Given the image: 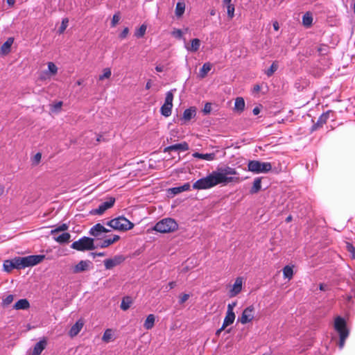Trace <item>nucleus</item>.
I'll return each instance as SVG.
<instances>
[{"label": "nucleus", "mask_w": 355, "mask_h": 355, "mask_svg": "<svg viewBox=\"0 0 355 355\" xmlns=\"http://www.w3.org/2000/svg\"><path fill=\"white\" fill-rule=\"evenodd\" d=\"M235 168L229 166L218 167L207 176L200 178L193 184V189L202 190L212 188L218 184H227L239 180Z\"/></svg>", "instance_id": "nucleus-1"}, {"label": "nucleus", "mask_w": 355, "mask_h": 355, "mask_svg": "<svg viewBox=\"0 0 355 355\" xmlns=\"http://www.w3.org/2000/svg\"><path fill=\"white\" fill-rule=\"evenodd\" d=\"M44 255H29L26 257H16L12 259L14 267L16 269H24L35 266L43 261Z\"/></svg>", "instance_id": "nucleus-2"}, {"label": "nucleus", "mask_w": 355, "mask_h": 355, "mask_svg": "<svg viewBox=\"0 0 355 355\" xmlns=\"http://www.w3.org/2000/svg\"><path fill=\"white\" fill-rule=\"evenodd\" d=\"M178 227V223L174 219L166 218L157 222L153 230L160 233H168L175 231Z\"/></svg>", "instance_id": "nucleus-3"}, {"label": "nucleus", "mask_w": 355, "mask_h": 355, "mask_svg": "<svg viewBox=\"0 0 355 355\" xmlns=\"http://www.w3.org/2000/svg\"><path fill=\"white\" fill-rule=\"evenodd\" d=\"M71 248L78 251L84 252L93 250L96 249L97 246L94 245V239L87 236H83L78 241H74L71 245Z\"/></svg>", "instance_id": "nucleus-4"}, {"label": "nucleus", "mask_w": 355, "mask_h": 355, "mask_svg": "<svg viewBox=\"0 0 355 355\" xmlns=\"http://www.w3.org/2000/svg\"><path fill=\"white\" fill-rule=\"evenodd\" d=\"M110 227L121 231H126L133 228L134 224L123 216L114 218L106 223Z\"/></svg>", "instance_id": "nucleus-5"}, {"label": "nucleus", "mask_w": 355, "mask_h": 355, "mask_svg": "<svg viewBox=\"0 0 355 355\" xmlns=\"http://www.w3.org/2000/svg\"><path fill=\"white\" fill-rule=\"evenodd\" d=\"M248 167V170L254 173H265L272 169L270 162H262L258 160L249 161Z\"/></svg>", "instance_id": "nucleus-6"}, {"label": "nucleus", "mask_w": 355, "mask_h": 355, "mask_svg": "<svg viewBox=\"0 0 355 355\" xmlns=\"http://www.w3.org/2000/svg\"><path fill=\"white\" fill-rule=\"evenodd\" d=\"M173 91H175V89L170 90L166 92L164 103L160 108L161 114L166 117H168L171 114L173 101Z\"/></svg>", "instance_id": "nucleus-7"}, {"label": "nucleus", "mask_w": 355, "mask_h": 355, "mask_svg": "<svg viewBox=\"0 0 355 355\" xmlns=\"http://www.w3.org/2000/svg\"><path fill=\"white\" fill-rule=\"evenodd\" d=\"M93 267L92 262L89 260H81L71 268L73 274H78L91 270Z\"/></svg>", "instance_id": "nucleus-8"}, {"label": "nucleus", "mask_w": 355, "mask_h": 355, "mask_svg": "<svg viewBox=\"0 0 355 355\" xmlns=\"http://www.w3.org/2000/svg\"><path fill=\"white\" fill-rule=\"evenodd\" d=\"M115 202V198L113 197H110L107 200L101 203L98 208L92 209L90 213L91 214L94 215H101L103 214L107 209L111 208Z\"/></svg>", "instance_id": "nucleus-9"}, {"label": "nucleus", "mask_w": 355, "mask_h": 355, "mask_svg": "<svg viewBox=\"0 0 355 355\" xmlns=\"http://www.w3.org/2000/svg\"><path fill=\"white\" fill-rule=\"evenodd\" d=\"M253 311L254 307L252 306H248L243 310L242 315L239 318L238 321L243 324L251 322L254 318Z\"/></svg>", "instance_id": "nucleus-10"}, {"label": "nucleus", "mask_w": 355, "mask_h": 355, "mask_svg": "<svg viewBox=\"0 0 355 355\" xmlns=\"http://www.w3.org/2000/svg\"><path fill=\"white\" fill-rule=\"evenodd\" d=\"M109 232H110V230L105 228L101 223H97L89 230V233L91 236H93L97 238L98 239H101L103 238L102 234L107 233Z\"/></svg>", "instance_id": "nucleus-11"}, {"label": "nucleus", "mask_w": 355, "mask_h": 355, "mask_svg": "<svg viewBox=\"0 0 355 355\" xmlns=\"http://www.w3.org/2000/svg\"><path fill=\"white\" fill-rule=\"evenodd\" d=\"M125 260V257L122 255H116L112 259H107L104 260V265L107 270H110L112 268L119 265Z\"/></svg>", "instance_id": "nucleus-12"}, {"label": "nucleus", "mask_w": 355, "mask_h": 355, "mask_svg": "<svg viewBox=\"0 0 355 355\" xmlns=\"http://www.w3.org/2000/svg\"><path fill=\"white\" fill-rule=\"evenodd\" d=\"M334 328L339 335L343 334V333L349 334V331L346 327L345 320L340 316L335 319Z\"/></svg>", "instance_id": "nucleus-13"}, {"label": "nucleus", "mask_w": 355, "mask_h": 355, "mask_svg": "<svg viewBox=\"0 0 355 355\" xmlns=\"http://www.w3.org/2000/svg\"><path fill=\"white\" fill-rule=\"evenodd\" d=\"M243 278L239 277L236 279L234 284L232 285L229 291V296L233 297L236 296L242 290Z\"/></svg>", "instance_id": "nucleus-14"}, {"label": "nucleus", "mask_w": 355, "mask_h": 355, "mask_svg": "<svg viewBox=\"0 0 355 355\" xmlns=\"http://www.w3.org/2000/svg\"><path fill=\"white\" fill-rule=\"evenodd\" d=\"M332 112L331 110L327 111L326 112L323 113L318 118L317 122L312 126L311 131H315L318 128L322 127L324 124H325L329 118V114Z\"/></svg>", "instance_id": "nucleus-15"}, {"label": "nucleus", "mask_w": 355, "mask_h": 355, "mask_svg": "<svg viewBox=\"0 0 355 355\" xmlns=\"http://www.w3.org/2000/svg\"><path fill=\"white\" fill-rule=\"evenodd\" d=\"M187 150H189V144L184 141L180 144H177L166 147L164 150V152L186 151Z\"/></svg>", "instance_id": "nucleus-16"}, {"label": "nucleus", "mask_w": 355, "mask_h": 355, "mask_svg": "<svg viewBox=\"0 0 355 355\" xmlns=\"http://www.w3.org/2000/svg\"><path fill=\"white\" fill-rule=\"evenodd\" d=\"M46 345L47 341L45 338L40 340L35 345L31 355H40L42 351L46 348Z\"/></svg>", "instance_id": "nucleus-17"}, {"label": "nucleus", "mask_w": 355, "mask_h": 355, "mask_svg": "<svg viewBox=\"0 0 355 355\" xmlns=\"http://www.w3.org/2000/svg\"><path fill=\"white\" fill-rule=\"evenodd\" d=\"M196 115V108L195 107H190L184 111L183 116L181 118V121L187 122L190 121Z\"/></svg>", "instance_id": "nucleus-18"}, {"label": "nucleus", "mask_w": 355, "mask_h": 355, "mask_svg": "<svg viewBox=\"0 0 355 355\" xmlns=\"http://www.w3.org/2000/svg\"><path fill=\"white\" fill-rule=\"evenodd\" d=\"M84 322L82 320H78L71 327L69 330V335L71 337L76 336L81 331L83 327Z\"/></svg>", "instance_id": "nucleus-19"}, {"label": "nucleus", "mask_w": 355, "mask_h": 355, "mask_svg": "<svg viewBox=\"0 0 355 355\" xmlns=\"http://www.w3.org/2000/svg\"><path fill=\"white\" fill-rule=\"evenodd\" d=\"M119 239V236L114 235L112 238L104 239L99 244H98L97 246L100 247L101 248H105L110 246V245L113 244L114 243L118 241Z\"/></svg>", "instance_id": "nucleus-20"}, {"label": "nucleus", "mask_w": 355, "mask_h": 355, "mask_svg": "<svg viewBox=\"0 0 355 355\" xmlns=\"http://www.w3.org/2000/svg\"><path fill=\"white\" fill-rule=\"evenodd\" d=\"M193 157L196 158H198L200 159H205L207 161H212L216 159V154L212 153H194L193 154Z\"/></svg>", "instance_id": "nucleus-21"}, {"label": "nucleus", "mask_w": 355, "mask_h": 355, "mask_svg": "<svg viewBox=\"0 0 355 355\" xmlns=\"http://www.w3.org/2000/svg\"><path fill=\"white\" fill-rule=\"evenodd\" d=\"M30 306L29 302L26 299H21L18 300L15 304L13 308L16 310H26Z\"/></svg>", "instance_id": "nucleus-22"}, {"label": "nucleus", "mask_w": 355, "mask_h": 355, "mask_svg": "<svg viewBox=\"0 0 355 355\" xmlns=\"http://www.w3.org/2000/svg\"><path fill=\"white\" fill-rule=\"evenodd\" d=\"M155 316L154 314H149L145 322H144V327L146 329V330H150L151 329L154 325H155Z\"/></svg>", "instance_id": "nucleus-23"}, {"label": "nucleus", "mask_w": 355, "mask_h": 355, "mask_svg": "<svg viewBox=\"0 0 355 355\" xmlns=\"http://www.w3.org/2000/svg\"><path fill=\"white\" fill-rule=\"evenodd\" d=\"M200 46V40L195 38L191 41L190 45H186V49L191 52H196Z\"/></svg>", "instance_id": "nucleus-24"}, {"label": "nucleus", "mask_w": 355, "mask_h": 355, "mask_svg": "<svg viewBox=\"0 0 355 355\" xmlns=\"http://www.w3.org/2000/svg\"><path fill=\"white\" fill-rule=\"evenodd\" d=\"M261 189V178H256L253 182V185L250 190L251 194L257 193Z\"/></svg>", "instance_id": "nucleus-25"}, {"label": "nucleus", "mask_w": 355, "mask_h": 355, "mask_svg": "<svg viewBox=\"0 0 355 355\" xmlns=\"http://www.w3.org/2000/svg\"><path fill=\"white\" fill-rule=\"evenodd\" d=\"M191 185L189 182L185 183L182 186L173 187L170 189L171 193L176 195L178 194L182 191H189L190 190Z\"/></svg>", "instance_id": "nucleus-26"}, {"label": "nucleus", "mask_w": 355, "mask_h": 355, "mask_svg": "<svg viewBox=\"0 0 355 355\" xmlns=\"http://www.w3.org/2000/svg\"><path fill=\"white\" fill-rule=\"evenodd\" d=\"M235 320V314L234 313L227 312L225 319L223 320V328L227 327V326L232 324Z\"/></svg>", "instance_id": "nucleus-27"}, {"label": "nucleus", "mask_w": 355, "mask_h": 355, "mask_svg": "<svg viewBox=\"0 0 355 355\" xmlns=\"http://www.w3.org/2000/svg\"><path fill=\"white\" fill-rule=\"evenodd\" d=\"M211 64L209 62L205 63L199 71V77L204 78L211 69Z\"/></svg>", "instance_id": "nucleus-28"}, {"label": "nucleus", "mask_w": 355, "mask_h": 355, "mask_svg": "<svg viewBox=\"0 0 355 355\" xmlns=\"http://www.w3.org/2000/svg\"><path fill=\"white\" fill-rule=\"evenodd\" d=\"M71 235L68 232H64L57 237H54L55 241L59 243H67L69 241Z\"/></svg>", "instance_id": "nucleus-29"}, {"label": "nucleus", "mask_w": 355, "mask_h": 355, "mask_svg": "<svg viewBox=\"0 0 355 355\" xmlns=\"http://www.w3.org/2000/svg\"><path fill=\"white\" fill-rule=\"evenodd\" d=\"M313 22V17L311 12H306L302 17V24L306 27H310Z\"/></svg>", "instance_id": "nucleus-30"}, {"label": "nucleus", "mask_w": 355, "mask_h": 355, "mask_svg": "<svg viewBox=\"0 0 355 355\" xmlns=\"http://www.w3.org/2000/svg\"><path fill=\"white\" fill-rule=\"evenodd\" d=\"M245 108V101L242 97H237L234 103V109L239 112L243 111Z\"/></svg>", "instance_id": "nucleus-31"}, {"label": "nucleus", "mask_w": 355, "mask_h": 355, "mask_svg": "<svg viewBox=\"0 0 355 355\" xmlns=\"http://www.w3.org/2000/svg\"><path fill=\"white\" fill-rule=\"evenodd\" d=\"M132 304V300L130 297H125L123 298L121 303V309L123 311L128 310Z\"/></svg>", "instance_id": "nucleus-32"}, {"label": "nucleus", "mask_w": 355, "mask_h": 355, "mask_svg": "<svg viewBox=\"0 0 355 355\" xmlns=\"http://www.w3.org/2000/svg\"><path fill=\"white\" fill-rule=\"evenodd\" d=\"M147 26L145 24H142L138 29L135 32V36L137 38H141L144 36Z\"/></svg>", "instance_id": "nucleus-33"}, {"label": "nucleus", "mask_w": 355, "mask_h": 355, "mask_svg": "<svg viewBox=\"0 0 355 355\" xmlns=\"http://www.w3.org/2000/svg\"><path fill=\"white\" fill-rule=\"evenodd\" d=\"M283 275L285 278L291 279L293 275V268L289 266H286L283 268Z\"/></svg>", "instance_id": "nucleus-34"}, {"label": "nucleus", "mask_w": 355, "mask_h": 355, "mask_svg": "<svg viewBox=\"0 0 355 355\" xmlns=\"http://www.w3.org/2000/svg\"><path fill=\"white\" fill-rule=\"evenodd\" d=\"M113 338V333L112 330L110 329H107L105 331L102 340L105 343H109Z\"/></svg>", "instance_id": "nucleus-35"}, {"label": "nucleus", "mask_w": 355, "mask_h": 355, "mask_svg": "<svg viewBox=\"0 0 355 355\" xmlns=\"http://www.w3.org/2000/svg\"><path fill=\"white\" fill-rule=\"evenodd\" d=\"M185 10V5L184 3L178 2L175 8V15L177 17H181Z\"/></svg>", "instance_id": "nucleus-36"}, {"label": "nucleus", "mask_w": 355, "mask_h": 355, "mask_svg": "<svg viewBox=\"0 0 355 355\" xmlns=\"http://www.w3.org/2000/svg\"><path fill=\"white\" fill-rule=\"evenodd\" d=\"M13 43V39L10 37L1 46V50L4 53H8L10 51V46Z\"/></svg>", "instance_id": "nucleus-37"}, {"label": "nucleus", "mask_w": 355, "mask_h": 355, "mask_svg": "<svg viewBox=\"0 0 355 355\" xmlns=\"http://www.w3.org/2000/svg\"><path fill=\"white\" fill-rule=\"evenodd\" d=\"M3 268L7 272H10L11 271L12 269L15 268L14 267V263H13V261L12 259H10V260H6L4 262H3Z\"/></svg>", "instance_id": "nucleus-38"}, {"label": "nucleus", "mask_w": 355, "mask_h": 355, "mask_svg": "<svg viewBox=\"0 0 355 355\" xmlns=\"http://www.w3.org/2000/svg\"><path fill=\"white\" fill-rule=\"evenodd\" d=\"M68 228H69V226L67 224L63 223V224L58 226L54 230H52L51 232V234L52 235H54L55 234H56L58 232L66 231L68 230Z\"/></svg>", "instance_id": "nucleus-39"}, {"label": "nucleus", "mask_w": 355, "mask_h": 355, "mask_svg": "<svg viewBox=\"0 0 355 355\" xmlns=\"http://www.w3.org/2000/svg\"><path fill=\"white\" fill-rule=\"evenodd\" d=\"M112 72L110 68H105L103 69L102 75L99 76V80H103L105 78H109L111 76Z\"/></svg>", "instance_id": "nucleus-40"}, {"label": "nucleus", "mask_w": 355, "mask_h": 355, "mask_svg": "<svg viewBox=\"0 0 355 355\" xmlns=\"http://www.w3.org/2000/svg\"><path fill=\"white\" fill-rule=\"evenodd\" d=\"M13 300H14V295H8L3 300L2 305L3 306H7L12 302Z\"/></svg>", "instance_id": "nucleus-41"}, {"label": "nucleus", "mask_w": 355, "mask_h": 355, "mask_svg": "<svg viewBox=\"0 0 355 355\" xmlns=\"http://www.w3.org/2000/svg\"><path fill=\"white\" fill-rule=\"evenodd\" d=\"M277 68L278 65L275 62H273L270 67V68L266 71V75L268 76H272L274 73V72L277 71Z\"/></svg>", "instance_id": "nucleus-42"}, {"label": "nucleus", "mask_w": 355, "mask_h": 355, "mask_svg": "<svg viewBox=\"0 0 355 355\" xmlns=\"http://www.w3.org/2000/svg\"><path fill=\"white\" fill-rule=\"evenodd\" d=\"M348 335H349L348 334H343H343L339 335L340 340L338 343V347L340 349H343V347H344L345 340L348 337Z\"/></svg>", "instance_id": "nucleus-43"}, {"label": "nucleus", "mask_w": 355, "mask_h": 355, "mask_svg": "<svg viewBox=\"0 0 355 355\" xmlns=\"http://www.w3.org/2000/svg\"><path fill=\"white\" fill-rule=\"evenodd\" d=\"M69 20L67 18H64L62 21L60 27L59 28V33H62L68 26Z\"/></svg>", "instance_id": "nucleus-44"}, {"label": "nucleus", "mask_w": 355, "mask_h": 355, "mask_svg": "<svg viewBox=\"0 0 355 355\" xmlns=\"http://www.w3.org/2000/svg\"><path fill=\"white\" fill-rule=\"evenodd\" d=\"M48 69L50 73L52 74H55L58 71V67L53 62H51L48 63Z\"/></svg>", "instance_id": "nucleus-45"}, {"label": "nucleus", "mask_w": 355, "mask_h": 355, "mask_svg": "<svg viewBox=\"0 0 355 355\" xmlns=\"http://www.w3.org/2000/svg\"><path fill=\"white\" fill-rule=\"evenodd\" d=\"M226 6L228 17L232 18L234 17V6L233 4H230Z\"/></svg>", "instance_id": "nucleus-46"}, {"label": "nucleus", "mask_w": 355, "mask_h": 355, "mask_svg": "<svg viewBox=\"0 0 355 355\" xmlns=\"http://www.w3.org/2000/svg\"><path fill=\"white\" fill-rule=\"evenodd\" d=\"M211 110V104L210 103H206L204 108L202 110V112L205 114H208L210 113Z\"/></svg>", "instance_id": "nucleus-47"}, {"label": "nucleus", "mask_w": 355, "mask_h": 355, "mask_svg": "<svg viewBox=\"0 0 355 355\" xmlns=\"http://www.w3.org/2000/svg\"><path fill=\"white\" fill-rule=\"evenodd\" d=\"M327 50H328V46L327 45H325V44H321L318 49V51L320 53V54H326L327 52Z\"/></svg>", "instance_id": "nucleus-48"}, {"label": "nucleus", "mask_w": 355, "mask_h": 355, "mask_svg": "<svg viewBox=\"0 0 355 355\" xmlns=\"http://www.w3.org/2000/svg\"><path fill=\"white\" fill-rule=\"evenodd\" d=\"M172 35L176 38L180 39L182 37V32L180 29H174L172 32Z\"/></svg>", "instance_id": "nucleus-49"}, {"label": "nucleus", "mask_w": 355, "mask_h": 355, "mask_svg": "<svg viewBox=\"0 0 355 355\" xmlns=\"http://www.w3.org/2000/svg\"><path fill=\"white\" fill-rule=\"evenodd\" d=\"M347 249L352 254V258H355V248L352 244L347 243Z\"/></svg>", "instance_id": "nucleus-50"}, {"label": "nucleus", "mask_w": 355, "mask_h": 355, "mask_svg": "<svg viewBox=\"0 0 355 355\" xmlns=\"http://www.w3.org/2000/svg\"><path fill=\"white\" fill-rule=\"evenodd\" d=\"M189 294H182L180 296V299H179V303L180 304H182L183 303H184L187 300H188V299L189 298Z\"/></svg>", "instance_id": "nucleus-51"}, {"label": "nucleus", "mask_w": 355, "mask_h": 355, "mask_svg": "<svg viewBox=\"0 0 355 355\" xmlns=\"http://www.w3.org/2000/svg\"><path fill=\"white\" fill-rule=\"evenodd\" d=\"M42 158V154L40 153H37L35 155L33 159V163L34 164H37Z\"/></svg>", "instance_id": "nucleus-52"}, {"label": "nucleus", "mask_w": 355, "mask_h": 355, "mask_svg": "<svg viewBox=\"0 0 355 355\" xmlns=\"http://www.w3.org/2000/svg\"><path fill=\"white\" fill-rule=\"evenodd\" d=\"M119 15L117 14H115L114 15L113 17H112V26H115L116 25V24L119 22Z\"/></svg>", "instance_id": "nucleus-53"}, {"label": "nucleus", "mask_w": 355, "mask_h": 355, "mask_svg": "<svg viewBox=\"0 0 355 355\" xmlns=\"http://www.w3.org/2000/svg\"><path fill=\"white\" fill-rule=\"evenodd\" d=\"M236 306V302L228 304L227 312L234 313V308Z\"/></svg>", "instance_id": "nucleus-54"}, {"label": "nucleus", "mask_w": 355, "mask_h": 355, "mask_svg": "<svg viewBox=\"0 0 355 355\" xmlns=\"http://www.w3.org/2000/svg\"><path fill=\"white\" fill-rule=\"evenodd\" d=\"M128 33H129V29H128V28H127V27H126V28H125L123 30V31L121 33L120 35H119L120 38H121V39H124V38H125V37H127V35H128Z\"/></svg>", "instance_id": "nucleus-55"}, {"label": "nucleus", "mask_w": 355, "mask_h": 355, "mask_svg": "<svg viewBox=\"0 0 355 355\" xmlns=\"http://www.w3.org/2000/svg\"><path fill=\"white\" fill-rule=\"evenodd\" d=\"M176 286V282H170L168 284V286L166 288V291L173 289Z\"/></svg>", "instance_id": "nucleus-56"}, {"label": "nucleus", "mask_w": 355, "mask_h": 355, "mask_svg": "<svg viewBox=\"0 0 355 355\" xmlns=\"http://www.w3.org/2000/svg\"><path fill=\"white\" fill-rule=\"evenodd\" d=\"M319 288L320 291H327L329 289V286L325 284H320L319 286Z\"/></svg>", "instance_id": "nucleus-57"}, {"label": "nucleus", "mask_w": 355, "mask_h": 355, "mask_svg": "<svg viewBox=\"0 0 355 355\" xmlns=\"http://www.w3.org/2000/svg\"><path fill=\"white\" fill-rule=\"evenodd\" d=\"M62 101H59L58 103H56L55 105H54V109L55 110H59L62 107Z\"/></svg>", "instance_id": "nucleus-58"}, {"label": "nucleus", "mask_w": 355, "mask_h": 355, "mask_svg": "<svg viewBox=\"0 0 355 355\" xmlns=\"http://www.w3.org/2000/svg\"><path fill=\"white\" fill-rule=\"evenodd\" d=\"M91 254L93 256V257H95L96 256H98V257H103L105 255V254L104 252H92L91 253Z\"/></svg>", "instance_id": "nucleus-59"}, {"label": "nucleus", "mask_w": 355, "mask_h": 355, "mask_svg": "<svg viewBox=\"0 0 355 355\" xmlns=\"http://www.w3.org/2000/svg\"><path fill=\"white\" fill-rule=\"evenodd\" d=\"M252 112L254 115H257L259 114L260 112V109L259 107H255L253 110H252Z\"/></svg>", "instance_id": "nucleus-60"}, {"label": "nucleus", "mask_w": 355, "mask_h": 355, "mask_svg": "<svg viewBox=\"0 0 355 355\" xmlns=\"http://www.w3.org/2000/svg\"><path fill=\"white\" fill-rule=\"evenodd\" d=\"M155 70L157 72H162L164 71V67L163 66H157L155 67Z\"/></svg>", "instance_id": "nucleus-61"}, {"label": "nucleus", "mask_w": 355, "mask_h": 355, "mask_svg": "<svg viewBox=\"0 0 355 355\" xmlns=\"http://www.w3.org/2000/svg\"><path fill=\"white\" fill-rule=\"evenodd\" d=\"M224 329H225V328H223V325H222V327H221L219 329H218V330L216 331V336H219V335H220V334L222 332V331H223V330H224Z\"/></svg>", "instance_id": "nucleus-62"}, {"label": "nucleus", "mask_w": 355, "mask_h": 355, "mask_svg": "<svg viewBox=\"0 0 355 355\" xmlns=\"http://www.w3.org/2000/svg\"><path fill=\"white\" fill-rule=\"evenodd\" d=\"M273 28L275 31H278L279 30V24L278 22L275 21L273 23Z\"/></svg>", "instance_id": "nucleus-63"}, {"label": "nucleus", "mask_w": 355, "mask_h": 355, "mask_svg": "<svg viewBox=\"0 0 355 355\" xmlns=\"http://www.w3.org/2000/svg\"><path fill=\"white\" fill-rule=\"evenodd\" d=\"M151 87V80H149L146 85V89H149Z\"/></svg>", "instance_id": "nucleus-64"}]
</instances>
